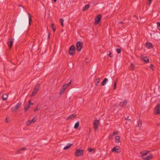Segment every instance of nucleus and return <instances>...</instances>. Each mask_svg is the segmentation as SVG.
Returning a JSON list of instances; mask_svg holds the SVG:
<instances>
[{
  "instance_id": "nucleus-53",
  "label": "nucleus",
  "mask_w": 160,
  "mask_h": 160,
  "mask_svg": "<svg viewBox=\"0 0 160 160\" xmlns=\"http://www.w3.org/2000/svg\"><path fill=\"white\" fill-rule=\"evenodd\" d=\"M19 6L20 7H22V5H19Z\"/></svg>"
},
{
  "instance_id": "nucleus-32",
  "label": "nucleus",
  "mask_w": 160,
  "mask_h": 160,
  "mask_svg": "<svg viewBox=\"0 0 160 160\" xmlns=\"http://www.w3.org/2000/svg\"><path fill=\"white\" fill-rule=\"evenodd\" d=\"M65 90V89L64 88H62L61 89V90H60V91L59 92L60 94V95H62L63 93V92H64Z\"/></svg>"
},
{
  "instance_id": "nucleus-31",
  "label": "nucleus",
  "mask_w": 160,
  "mask_h": 160,
  "mask_svg": "<svg viewBox=\"0 0 160 160\" xmlns=\"http://www.w3.org/2000/svg\"><path fill=\"white\" fill-rule=\"evenodd\" d=\"M37 92H37L33 90L32 92V94H31V96L32 97L35 96L36 94L37 93Z\"/></svg>"
},
{
  "instance_id": "nucleus-41",
  "label": "nucleus",
  "mask_w": 160,
  "mask_h": 160,
  "mask_svg": "<svg viewBox=\"0 0 160 160\" xmlns=\"http://www.w3.org/2000/svg\"><path fill=\"white\" fill-rule=\"evenodd\" d=\"M94 149H92L90 148H88V150L89 152H91L93 150H94Z\"/></svg>"
},
{
  "instance_id": "nucleus-47",
  "label": "nucleus",
  "mask_w": 160,
  "mask_h": 160,
  "mask_svg": "<svg viewBox=\"0 0 160 160\" xmlns=\"http://www.w3.org/2000/svg\"><path fill=\"white\" fill-rule=\"evenodd\" d=\"M50 37V33L49 32H48V38H49Z\"/></svg>"
},
{
  "instance_id": "nucleus-26",
  "label": "nucleus",
  "mask_w": 160,
  "mask_h": 160,
  "mask_svg": "<svg viewBox=\"0 0 160 160\" xmlns=\"http://www.w3.org/2000/svg\"><path fill=\"white\" fill-rule=\"evenodd\" d=\"M41 108V106L39 105V104L37 105V106L36 108L34 110V112H36L38 110H39Z\"/></svg>"
},
{
  "instance_id": "nucleus-48",
  "label": "nucleus",
  "mask_w": 160,
  "mask_h": 160,
  "mask_svg": "<svg viewBox=\"0 0 160 160\" xmlns=\"http://www.w3.org/2000/svg\"><path fill=\"white\" fill-rule=\"evenodd\" d=\"M149 0V4H150L151 3V1H152V0Z\"/></svg>"
},
{
  "instance_id": "nucleus-6",
  "label": "nucleus",
  "mask_w": 160,
  "mask_h": 160,
  "mask_svg": "<svg viewBox=\"0 0 160 160\" xmlns=\"http://www.w3.org/2000/svg\"><path fill=\"white\" fill-rule=\"evenodd\" d=\"M102 15L101 14H99L95 18V22L94 24L96 25L100 21L101 19L102 18Z\"/></svg>"
},
{
  "instance_id": "nucleus-33",
  "label": "nucleus",
  "mask_w": 160,
  "mask_h": 160,
  "mask_svg": "<svg viewBox=\"0 0 160 160\" xmlns=\"http://www.w3.org/2000/svg\"><path fill=\"white\" fill-rule=\"evenodd\" d=\"M60 21L61 22V26L62 27L63 26L64 24H63V22L64 20L63 19V18H60Z\"/></svg>"
},
{
  "instance_id": "nucleus-30",
  "label": "nucleus",
  "mask_w": 160,
  "mask_h": 160,
  "mask_svg": "<svg viewBox=\"0 0 160 160\" xmlns=\"http://www.w3.org/2000/svg\"><path fill=\"white\" fill-rule=\"evenodd\" d=\"M131 70H134V64L132 63H131L130 65Z\"/></svg>"
},
{
  "instance_id": "nucleus-24",
  "label": "nucleus",
  "mask_w": 160,
  "mask_h": 160,
  "mask_svg": "<svg viewBox=\"0 0 160 160\" xmlns=\"http://www.w3.org/2000/svg\"><path fill=\"white\" fill-rule=\"evenodd\" d=\"M89 4L86 5L82 9V11H85L88 9L89 7Z\"/></svg>"
},
{
  "instance_id": "nucleus-11",
  "label": "nucleus",
  "mask_w": 160,
  "mask_h": 160,
  "mask_svg": "<svg viewBox=\"0 0 160 160\" xmlns=\"http://www.w3.org/2000/svg\"><path fill=\"white\" fill-rule=\"evenodd\" d=\"M116 147H118V146H116V147L113 148L112 149V152H115L117 153H119L121 152V150L119 148H117Z\"/></svg>"
},
{
  "instance_id": "nucleus-39",
  "label": "nucleus",
  "mask_w": 160,
  "mask_h": 160,
  "mask_svg": "<svg viewBox=\"0 0 160 160\" xmlns=\"http://www.w3.org/2000/svg\"><path fill=\"white\" fill-rule=\"evenodd\" d=\"M107 54L110 58H112V57H113V55H112V54L111 53H110L108 54Z\"/></svg>"
},
{
  "instance_id": "nucleus-25",
  "label": "nucleus",
  "mask_w": 160,
  "mask_h": 160,
  "mask_svg": "<svg viewBox=\"0 0 160 160\" xmlns=\"http://www.w3.org/2000/svg\"><path fill=\"white\" fill-rule=\"evenodd\" d=\"M28 16L29 25L30 26L31 24V22L32 21V17L29 13H28Z\"/></svg>"
},
{
  "instance_id": "nucleus-35",
  "label": "nucleus",
  "mask_w": 160,
  "mask_h": 160,
  "mask_svg": "<svg viewBox=\"0 0 160 160\" xmlns=\"http://www.w3.org/2000/svg\"><path fill=\"white\" fill-rule=\"evenodd\" d=\"M157 24L158 25V28L159 30L160 31V22H157Z\"/></svg>"
},
{
  "instance_id": "nucleus-28",
  "label": "nucleus",
  "mask_w": 160,
  "mask_h": 160,
  "mask_svg": "<svg viewBox=\"0 0 160 160\" xmlns=\"http://www.w3.org/2000/svg\"><path fill=\"white\" fill-rule=\"evenodd\" d=\"M142 124V122L141 119H139L138 121V127L140 128Z\"/></svg>"
},
{
  "instance_id": "nucleus-42",
  "label": "nucleus",
  "mask_w": 160,
  "mask_h": 160,
  "mask_svg": "<svg viewBox=\"0 0 160 160\" xmlns=\"http://www.w3.org/2000/svg\"><path fill=\"white\" fill-rule=\"evenodd\" d=\"M113 136H114V135L112 134H111L110 135L109 137V139H112V137Z\"/></svg>"
},
{
  "instance_id": "nucleus-17",
  "label": "nucleus",
  "mask_w": 160,
  "mask_h": 160,
  "mask_svg": "<svg viewBox=\"0 0 160 160\" xmlns=\"http://www.w3.org/2000/svg\"><path fill=\"white\" fill-rule=\"evenodd\" d=\"M108 79L106 78H105L102 82V85L104 86L106 84V83L108 82Z\"/></svg>"
},
{
  "instance_id": "nucleus-1",
  "label": "nucleus",
  "mask_w": 160,
  "mask_h": 160,
  "mask_svg": "<svg viewBox=\"0 0 160 160\" xmlns=\"http://www.w3.org/2000/svg\"><path fill=\"white\" fill-rule=\"evenodd\" d=\"M150 152L149 151H143L141 152L140 153L142 155V158L145 160H150L152 158V155L151 154L149 156L148 154Z\"/></svg>"
},
{
  "instance_id": "nucleus-19",
  "label": "nucleus",
  "mask_w": 160,
  "mask_h": 160,
  "mask_svg": "<svg viewBox=\"0 0 160 160\" xmlns=\"http://www.w3.org/2000/svg\"><path fill=\"white\" fill-rule=\"evenodd\" d=\"M115 141L118 143L120 142V137L119 136H116L115 138Z\"/></svg>"
},
{
  "instance_id": "nucleus-2",
  "label": "nucleus",
  "mask_w": 160,
  "mask_h": 160,
  "mask_svg": "<svg viewBox=\"0 0 160 160\" xmlns=\"http://www.w3.org/2000/svg\"><path fill=\"white\" fill-rule=\"evenodd\" d=\"M83 44V42L80 41L77 42L76 44V49L78 52H80L81 51L82 48Z\"/></svg>"
},
{
  "instance_id": "nucleus-44",
  "label": "nucleus",
  "mask_w": 160,
  "mask_h": 160,
  "mask_svg": "<svg viewBox=\"0 0 160 160\" xmlns=\"http://www.w3.org/2000/svg\"><path fill=\"white\" fill-rule=\"evenodd\" d=\"M125 119L127 120L128 121H130V119L129 117L128 116L126 118H125Z\"/></svg>"
},
{
  "instance_id": "nucleus-20",
  "label": "nucleus",
  "mask_w": 160,
  "mask_h": 160,
  "mask_svg": "<svg viewBox=\"0 0 160 160\" xmlns=\"http://www.w3.org/2000/svg\"><path fill=\"white\" fill-rule=\"evenodd\" d=\"M73 145V144H67V146L66 147H65L63 148V149L64 150H66L69 149L71 147L72 145Z\"/></svg>"
},
{
  "instance_id": "nucleus-54",
  "label": "nucleus",
  "mask_w": 160,
  "mask_h": 160,
  "mask_svg": "<svg viewBox=\"0 0 160 160\" xmlns=\"http://www.w3.org/2000/svg\"><path fill=\"white\" fill-rule=\"evenodd\" d=\"M9 107H7V108H6V109H8V108H9Z\"/></svg>"
},
{
  "instance_id": "nucleus-10",
  "label": "nucleus",
  "mask_w": 160,
  "mask_h": 160,
  "mask_svg": "<svg viewBox=\"0 0 160 160\" xmlns=\"http://www.w3.org/2000/svg\"><path fill=\"white\" fill-rule=\"evenodd\" d=\"M127 103L128 102L127 100L122 101L119 103L120 106L122 108H125L126 106Z\"/></svg>"
},
{
  "instance_id": "nucleus-9",
  "label": "nucleus",
  "mask_w": 160,
  "mask_h": 160,
  "mask_svg": "<svg viewBox=\"0 0 160 160\" xmlns=\"http://www.w3.org/2000/svg\"><path fill=\"white\" fill-rule=\"evenodd\" d=\"M33 103L31 102V100H29L28 101V103L27 107H25L24 110L25 112H26L30 108L31 105H32Z\"/></svg>"
},
{
  "instance_id": "nucleus-12",
  "label": "nucleus",
  "mask_w": 160,
  "mask_h": 160,
  "mask_svg": "<svg viewBox=\"0 0 160 160\" xmlns=\"http://www.w3.org/2000/svg\"><path fill=\"white\" fill-rule=\"evenodd\" d=\"M27 150V148L25 147H23L20 149H19L16 152V154H20L22 153V151H24Z\"/></svg>"
},
{
  "instance_id": "nucleus-3",
  "label": "nucleus",
  "mask_w": 160,
  "mask_h": 160,
  "mask_svg": "<svg viewBox=\"0 0 160 160\" xmlns=\"http://www.w3.org/2000/svg\"><path fill=\"white\" fill-rule=\"evenodd\" d=\"M76 51V48L75 46L72 45L69 48L68 52L69 54L71 55H73L75 53Z\"/></svg>"
},
{
  "instance_id": "nucleus-49",
  "label": "nucleus",
  "mask_w": 160,
  "mask_h": 160,
  "mask_svg": "<svg viewBox=\"0 0 160 160\" xmlns=\"http://www.w3.org/2000/svg\"><path fill=\"white\" fill-rule=\"evenodd\" d=\"M119 23H120V24H122L123 23V22H122V21H121V22H119Z\"/></svg>"
},
{
  "instance_id": "nucleus-52",
  "label": "nucleus",
  "mask_w": 160,
  "mask_h": 160,
  "mask_svg": "<svg viewBox=\"0 0 160 160\" xmlns=\"http://www.w3.org/2000/svg\"><path fill=\"white\" fill-rule=\"evenodd\" d=\"M6 122H8L7 120V118L6 119Z\"/></svg>"
},
{
  "instance_id": "nucleus-50",
  "label": "nucleus",
  "mask_w": 160,
  "mask_h": 160,
  "mask_svg": "<svg viewBox=\"0 0 160 160\" xmlns=\"http://www.w3.org/2000/svg\"><path fill=\"white\" fill-rule=\"evenodd\" d=\"M54 2H56L57 0H53Z\"/></svg>"
},
{
  "instance_id": "nucleus-34",
  "label": "nucleus",
  "mask_w": 160,
  "mask_h": 160,
  "mask_svg": "<svg viewBox=\"0 0 160 160\" xmlns=\"http://www.w3.org/2000/svg\"><path fill=\"white\" fill-rule=\"evenodd\" d=\"M36 118H34L32 119V120H30V121H31V122L32 123V122H35L36 121Z\"/></svg>"
},
{
  "instance_id": "nucleus-29",
  "label": "nucleus",
  "mask_w": 160,
  "mask_h": 160,
  "mask_svg": "<svg viewBox=\"0 0 160 160\" xmlns=\"http://www.w3.org/2000/svg\"><path fill=\"white\" fill-rule=\"evenodd\" d=\"M99 82H100L99 78H98L96 80L95 85L97 86L98 85V83H99Z\"/></svg>"
},
{
  "instance_id": "nucleus-7",
  "label": "nucleus",
  "mask_w": 160,
  "mask_h": 160,
  "mask_svg": "<svg viewBox=\"0 0 160 160\" xmlns=\"http://www.w3.org/2000/svg\"><path fill=\"white\" fill-rule=\"evenodd\" d=\"M22 103L21 102H19L14 107L12 108L11 110L12 112H13L14 111L17 110L20 107Z\"/></svg>"
},
{
  "instance_id": "nucleus-5",
  "label": "nucleus",
  "mask_w": 160,
  "mask_h": 160,
  "mask_svg": "<svg viewBox=\"0 0 160 160\" xmlns=\"http://www.w3.org/2000/svg\"><path fill=\"white\" fill-rule=\"evenodd\" d=\"M154 112L156 115L159 114L160 113V104L156 105L154 108Z\"/></svg>"
},
{
  "instance_id": "nucleus-8",
  "label": "nucleus",
  "mask_w": 160,
  "mask_h": 160,
  "mask_svg": "<svg viewBox=\"0 0 160 160\" xmlns=\"http://www.w3.org/2000/svg\"><path fill=\"white\" fill-rule=\"evenodd\" d=\"M99 121L97 120H95L93 122V127L95 131L97 130L98 128Z\"/></svg>"
},
{
  "instance_id": "nucleus-23",
  "label": "nucleus",
  "mask_w": 160,
  "mask_h": 160,
  "mask_svg": "<svg viewBox=\"0 0 160 160\" xmlns=\"http://www.w3.org/2000/svg\"><path fill=\"white\" fill-rule=\"evenodd\" d=\"M50 27L52 30L54 32H55L56 29V28L54 25L53 23H52L51 24Z\"/></svg>"
},
{
  "instance_id": "nucleus-21",
  "label": "nucleus",
  "mask_w": 160,
  "mask_h": 160,
  "mask_svg": "<svg viewBox=\"0 0 160 160\" xmlns=\"http://www.w3.org/2000/svg\"><path fill=\"white\" fill-rule=\"evenodd\" d=\"M40 87V84L39 83L37 84L34 88V90L38 92L39 88Z\"/></svg>"
},
{
  "instance_id": "nucleus-36",
  "label": "nucleus",
  "mask_w": 160,
  "mask_h": 160,
  "mask_svg": "<svg viewBox=\"0 0 160 160\" xmlns=\"http://www.w3.org/2000/svg\"><path fill=\"white\" fill-rule=\"evenodd\" d=\"M30 120L28 121L26 123V125L27 126H29L31 123V122Z\"/></svg>"
},
{
  "instance_id": "nucleus-37",
  "label": "nucleus",
  "mask_w": 160,
  "mask_h": 160,
  "mask_svg": "<svg viewBox=\"0 0 160 160\" xmlns=\"http://www.w3.org/2000/svg\"><path fill=\"white\" fill-rule=\"evenodd\" d=\"M150 68H151V69H152V71H154V67L153 65L152 64H151L150 65Z\"/></svg>"
},
{
  "instance_id": "nucleus-43",
  "label": "nucleus",
  "mask_w": 160,
  "mask_h": 160,
  "mask_svg": "<svg viewBox=\"0 0 160 160\" xmlns=\"http://www.w3.org/2000/svg\"><path fill=\"white\" fill-rule=\"evenodd\" d=\"M116 85L117 84L116 83H114V84L113 86V89H115L116 88Z\"/></svg>"
},
{
  "instance_id": "nucleus-40",
  "label": "nucleus",
  "mask_w": 160,
  "mask_h": 160,
  "mask_svg": "<svg viewBox=\"0 0 160 160\" xmlns=\"http://www.w3.org/2000/svg\"><path fill=\"white\" fill-rule=\"evenodd\" d=\"M114 136L115 135H117L118 134V132L117 131H114L112 133Z\"/></svg>"
},
{
  "instance_id": "nucleus-18",
  "label": "nucleus",
  "mask_w": 160,
  "mask_h": 160,
  "mask_svg": "<svg viewBox=\"0 0 160 160\" xmlns=\"http://www.w3.org/2000/svg\"><path fill=\"white\" fill-rule=\"evenodd\" d=\"M71 80L70 82L68 84H64L63 86V88H64L65 90L71 84Z\"/></svg>"
},
{
  "instance_id": "nucleus-16",
  "label": "nucleus",
  "mask_w": 160,
  "mask_h": 160,
  "mask_svg": "<svg viewBox=\"0 0 160 160\" xmlns=\"http://www.w3.org/2000/svg\"><path fill=\"white\" fill-rule=\"evenodd\" d=\"M77 115L74 114H72L71 115L68 117L66 118L67 120H69L70 119H72L73 118H76Z\"/></svg>"
},
{
  "instance_id": "nucleus-15",
  "label": "nucleus",
  "mask_w": 160,
  "mask_h": 160,
  "mask_svg": "<svg viewBox=\"0 0 160 160\" xmlns=\"http://www.w3.org/2000/svg\"><path fill=\"white\" fill-rule=\"evenodd\" d=\"M13 40H14V39L13 38L11 39V41H8V46L9 47L10 49L12 47V44L13 43Z\"/></svg>"
},
{
  "instance_id": "nucleus-27",
  "label": "nucleus",
  "mask_w": 160,
  "mask_h": 160,
  "mask_svg": "<svg viewBox=\"0 0 160 160\" xmlns=\"http://www.w3.org/2000/svg\"><path fill=\"white\" fill-rule=\"evenodd\" d=\"M79 122H77L75 124L74 126V128L75 129H77L79 126Z\"/></svg>"
},
{
  "instance_id": "nucleus-14",
  "label": "nucleus",
  "mask_w": 160,
  "mask_h": 160,
  "mask_svg": "<svg viewBox=\"0 0 160 160\" xmlns=\"http://www.w3.org/2000/svg\"><path fill=\"white\" fill-rule=\"evenodd\" d=\"M146 47L149 49H151L152 48L153 46L152 43L149 42H147L146 43Z\"/></svg>"
},
{
  "instance_id": "nucleus-22",
  "label": "nucleus",
  "mask_w": 160,
  "mask_h": 160,
  "mask_svg": "<svg viewBox=\"0 0 160 160\" xmlns=\"http://www.w3.org/2000/svg\"><path fill=\"white\" fill-rule=\"evenodd\" d=\"M8 97V96L7 94H3L2 96V99L3 100H6L7 99Z\"/></svg>"
},
{
  "instance_id": "nucleus-38",
  "label": "nucleus",
  "mask_w": 160,
  "mask_h": 160,
  "mask_svg": "<svg viewBox=\"0 0 160 160\" xmlns=\"http://www.w3.org/2000/svg\"><path fill=\"white\" fill-rule=\"evenodd\" d=\"M117 52L118 53H120L121 52V49L119 48H117Z\"/></svg>"
},
{
  "instance_id": "nucleus-55",
  "label": "nucleus",
  "mask_w": 160,
  "mask_h": 160,
  "mask_svg": "<svg viewBox=\"0 0 160 160\" xmlns=\"http://www.w3.org/2000/svg\"><path fill=\"white\" fill-rule=\"evenodd\" d=\"M159 124H157V125H158V126H159Z\"/></svg>"
},
{
  "instance_id": "nucleus-51",
  "label": "nucleus",
  "mask_w": 160,
  "mask_h": 160,
  "mask_svg": "<svg viewBox=\"0 0 160 160\" xmlns=\"http://www.w3.org/2000/svg\"><path fill=\"white\" fill-rule=\"evenodd\" d=\"M85 62L86 63H88V62L87 61V59L86 60Z\"/></svg>"
},
{
  "instance_id": "nucleus-45",
  "label": "nucleus",
  "mask_w": 160,
  "mask_h": 160,
  "mask_svg": "<svg viewBox=\"0 0 160 160\" xmlns=\"http://www.w3.org/2000/svg\"><path fill=\"white\" fill-rule=\"evenodd\" d=\"M117 103H115L113 106V107H116L117 106Z\"/></svg>"
},
{
  "instance_id": "nucleus-4",
  "label": "nucleus",
  "mask_w": 160,
  "mask_h": 160,
  "mask_svg": "<svg viewBox=\"0 0 160 160\" xmlns=\"http://www.w3.org/2000/svg\"><path fill=\"white\" fill-rule=\"evenodd\" d=\"M84 153V151L80 149H78L76 150L75 155L77 157H80L82 156Z\"/></svg>"
},
{
  "instance_id": "nucleus-46",
  "label": "nucleus",
  "mask_w": 160,
  "mask_h": 160,
  "mask_svg": "<svg viewBox=\"0 0 160 160\" xmlns=\"http://www.w3.org/2000/svg\"><path fill=\"white\" fill-rule=\"evenodd\" d=\"M117 82H118V79H116L115 80L114 83H116V84H117Z\"/></svg>"
},
{
  "instance_id": "nucleus-13",
  "label": "nucleus",
  "mask_w": 160,
  "mask_h": 160,
  "mask_svg": "<svg viewBox=\"0 0 160 160\" xmlns=\"http://www.w3.org/2000/svg\"><path fill=\"white\" fill-rule=\"evenodd\" d=\"M141 59L142 61H144L146 63H149V58H147V57H141Z\"/></svg>"
}]
</instances>
